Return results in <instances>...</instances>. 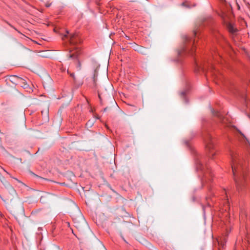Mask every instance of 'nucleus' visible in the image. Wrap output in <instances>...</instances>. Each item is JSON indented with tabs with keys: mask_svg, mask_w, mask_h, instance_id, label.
Instances as JSON below:
<instances>
[{
	"mask_svg": "<svg viewBox=\"0 0 250 250\" xmlns=\"http://www.w3.org/2000/svg\"><path fill=\"white\" fill-rule=\"evenodd\" d=\"M47 116H48V112H46Z\"/></svg>",
	"mask_w": 250,
	"mask_h": 250,
	"instance_id": "nucleus-28",
	"label": "nucleus"
},
{
	"mask_svg": "<svg viewBox=\"0 0 250 250\" xmlns=\"http://www.w3.org/2000/svg\"><path fill=\"white\" fill-rule=\"evenodd\" d=\"M108 108L107 107H105V108L104 109V112L106 111L107 110Z\"/></svg>",
	"mask_w": 250,
	"mask_h": 250,
	"instance_id": "nucleus-16",
	"label": "nucleus"
},
{
	"mask_svg": "<svg viewBox=\"0 0 250 250\" xmlns=\"http://www.w3.org/2000/svg\"><path fill=\"white\" fill-rule=\"evenodd\" d=\"M226 203L228 205V206H229V201H228V198L226 199Z\"/></svg>",
	"mask_w": 250,
	"mask_h": 250,
	"instance_id": "nucleus-17",
	"label": "nucleus"
},
{
	"mask_svg": "<svg viewBox=\"0 0 250 250\" xmlns=\"http://www.w3.org/2000/svg\"><path fill=\"white\" fill-rule=\"evenodd\" d=\"M17 78L18 82L22 87L24 88H26L28 87V85L24 79L19 77H17Z\"/></svg>",
	"mask_w": 250,
	"mask_h": 250,
	"instance_id": "nucleus-6",
	"label": "nucleus"
},
{
	"mask_svg": "<svg viewBox=\"0 0 250 250\" xmlns=\"http://www.w3.org/2000/svg\"><path fill=\"white\" fill-rule=\"evenodd\" d=\"M237 6H238V9H240V6L238 4H237Z\"/></svg>",
	"mask_w": 250,
	"mask_h": 250,
	"instance_id": "nucleus-21",
	"label": "nucleus"
},
{
	"mask_svg": "<svg viewBox=\"0 0 250 250\" xmlns=\"http://www.w3.org/2000/svg\"><path fill=\"white\" fill-rule=\"evenodd\" d=\"M229 30L231 33H234L236 31V30L230 25H229Z\"/></svg>",
	"mask_w": 250,
	"mask_h": 250,
	"instance_id": "nucleus-10",
	"label": "nucleus"
},
{
	"mask_svg": "<svg viewBox=\"0 0 250 250\" xmlns=\"http://www.w3.org/2000/svg\"><path fill=\"white\" fill-rule=\"evenodd\" d=\"M13 192L15 193V191L14 190H12Z\"/></svg>",
	"mask_w": 250,
	"mask_h": 250,
	"instance_id": "nucleus-26",
	"label": "nucleus"
},
{
	"mask_svg": "<svg viewBox=\"0 0 250 250\" xmlns=\"http://www.w3.org/2000/svg\"><path fill=\"white\" fill-rule=\"evenodd\" d=\"M102 93L101 92H98V97L100 99V102H101V104H103V103H102Z\"/></svg>",
	"mask_w": 250,
	"mask_h": 250,
	"instance_id": "nucleus-11",
	"label": "nucleus"
},
{
	"mask_svg": "<svg viewBox=\"0 0 250 250\" xmlns=\"http://www.w3.org/2000/svg\"><path fill=\"white\" fill-rule=\"evenodd\" d=\"M196 169L197 170H200L205 173V177H207V175L208 173V174L211 176V173L209 170L208 166L206 164V166L203 163L202 160L198 158L196 160Z\"/></svg>",
	"mask_w": 250,
	"mask_h": 250,
	"instance_id": "nucleus-5",
	"label": "nucleus"
},
{
	"mask_svg": "<svg viewBox=\"0 0 250 250\" xmlns=\"http://www.w3.org/2000/svg\"><path fill=\"white\" fill-rule=\"evenodd\" d=\"M231 168L237 188L246 187L250 181L247 163L235 152L231 153Z\"/></svg>",
	"mask_w": 250,
	"mask_h": 250,
	"instance_id": "nucleus-1",
	"label": "nucleus"
},
{
	"mask_svg": "<svg viewBox=\"0 0 250 250\" xmlns=\"http://www.w3.org/2000/svg\"><path fill=\"white\" fill-rule=\"evenodd\" d=\"M65 39H69L70 44L74 46L73 48L75 50L74 52L73 50H70L69 58L74 59H77L80 54V48L77 45L82 42V39L79 34L77 32L69 34V32L67 31L66 34L62 37V39L63 40Z\"/></svg>",
	"mask_w": 250,
	"mask_h": 250,
	"instance_id": "nucleus-2",
	"label": "nucleus"
},
{
	"mask_svg": "<svg viewBox=\"0 0 250 250\" xmlns=\"http://www.w3.org/2000/svg\"><path fill=\"white\" fill-rule=\"evenodd\" d=\"M113 104H116V103L115 102V101H113Z\"/></svg>",
	"mask_w": 250,
	"mask_h": 250,
	"instance_id": "nucleus-22",
	"label": "nucleus"
},
{
	"mask_svg": "<svg viewBox=\"0 0 250 250\" xmlns=\"http://www.w3.org/2000/svg\"><path fill=\"white\" fill-rule=\"evenodd\" d=\"M34 175H35V176H37V177H38L39 178H41V177L38 176L37 175H36V174H34Z\"/></svg>",
	"mask_w": 250,
	"mask_h": 250,
	"instance_id": "nucleus-23",
	"label": "nucleus"
},
{
	"mask_svg": "<svg viewBox=\"0 0 250 250\" xmlns=\"http://www.w3.org/2000/svg\"><path fill=\"white\" fill-rule=\"evenodd\" d=\"M185 4H186V3H185V2H183V3H182V5H185Z\"/></svg>",
	"mask_w": 250,
	"mask_h": 250,
	"instance_id": "nucleus-20",
	"label": "nucleus"
},
{
	"mask_svg": "<svg viewBox=\"0 0 250 250\" xmlns=\"http://www.w3.org/2000/svg\"><path fill=\"white\" fill-rule=\"evenodd\" d=\"M205 143L206 144V149L208 151L209 155H211L213 158L215 152H214V145L212 141V138L210 134H208L204 138Z\"/></svg>",
	"mask_w": 250,
	"mask_h": 250,
	"instance_id": "nucleus-4",
	"label": "nucleus"
},
{
	"mask_svg": "<svg viewBox=\"0 0 250 250\" xmlns=\"http://www.w3.org/2000/svg\"><path fill=\"white\" fill-rule=\"evenodd\" d=\"M183 39L184 46L182 50L179 51V54L181 55L182 53H186L192 55L195 51L194 44H195V40H193L187 36H185Z\"/></svg>",
	"mask_w": 250,
	"mask_h": 250,
	"instance_id": "nucleus-3",
	"label": "nucleus"
},
{
	"mask_svg": "<svg viewBox=\"0 0 250 250\" xmlns=\"http://www.w3.org/2000/svg\"><path fill=\"white\" fill-rule=\"evenodd\" d=\"M0 180L1 181V183L5 186L9 185L8 182L6 180L4 177L2 175L0 176Z\"/></svg>",
	"mask_w": 250,
	"mask_h": 250,
	"instance_id": "nucleus-9",
	"label": "nucleus"
},
{
	"mask_svg": "<svg viewBox=\"0 0 250 250\" xmlns=\"http://www.w3.org/2000/svg\"><path fill=\"white\" fill-rule=\"evenodd\" d=\"M68 73L70 74V76L73 78V79H75V75L74 73H69L68 71H67Z\"/></svg>",
	"mask_w": 250,
	"mask_h": 250,
	"instance_id": "nucleus-13",
	"label": "nucleus"
},
{
	"mask_svg": "<svg viewBox=\"0 0 250 250\" xmlns=\"http://www.w3.org/2000/svg\"><path fill=\"white\" fill-rule=\"evenodd\" d=\"M197 33H198V31L197 30H194L193 34H194V36H196L197 35Z\"/></svg>",
	"mask_w": 250,
	"mask_h": 250,
	"instance_id": "nucleus-15",
	"label": "nucleus"
},
{
	"mask_svg": "<svg viewBox=\"0 0 250 250\" xmlns=\"http://www.w3.org/2000/svg\"><path fill=\"white\" fill-rule=\"evenodd\" d=\"M240 133L242 135L244 136L243 134H242L241 132H240Z\"/></svg>",
	"mask_w": 250,
	"mask_h": 250,
	"instance_id": "nucleus-25",
	"label": "nucleus"
},
{
	"mask_svg": "<svg viewBox=\"0 0 250 250\" xmlns=\"http://www.w3.org/2000/svg\"><path fill=\"white\" fill-rule=\"evenodd\" d=\"M9 25L11 26V27H13L12 25H11L10 24H9Z\"/></svg>",
	"mask_w": 250,
	"mask_h": 250,
	"instance_id": "nucleus-27",
	"label": "nucleus"
},
{
	"mask_svg": "<svg viewBox=\"0 0 250 250\" xmlns=\"http://www.w3.org/2000/svg\"><path fill=\"white\" fill-rule=\"evenodd\" d=\"M61 250L59 248H56L55 250Z\"/></svg>",
	"mask_w": 250,
	"mask_h": 250,
	"instance_id": "nucleus-19",
	"label": "nucleus"
},
{
	"mask_svg": "<svg viewBox=\"0 0 250 250\" xmlns=\"http://www.w3.org/2000/svg\"><path fill=\"white\" fill-rule=\"evenodd\" d=\"M11 117V114L7 112H5L3 115V120L7 123L10 122Z\"/></svg>",
	"mask_w": 250,
	"mask_h": 250,
	"instance_id": "nucleus-8",
	"label": "nucleus"
},
{
	"mask_svg": "<svg viewBox=\"0 0 250 250\" xmlns=\"http://www.w3.org/2000/svg\"><path fill=\"white\" fill-rule=\"evenodd\" d=\"M75 227L79 229L80 228V224L78 223L75 222Z\"/></svg>",
	"mask_w": 250,
	"mask_h": 250,
	"instance_id": "nucleus-14",
	"label": "nucleus"
},
{
	"mask_svg": "<svg viewBox=\"0 0 250 250\" xmlns=\"http://www.w3.org/2000/svg\"><path fill=\"white\" fill-rule=\"evenodd\" d=\"M212 112L214 116H216L219 118L220 121L222 123H225V118L221 115L219 112L218 111H215L213 109L212 110Z\"/></svg>",
	"mask_w": 250,
	"mask_h": 250,
	"instance_id": "nucleus-7",
	"label": "nucleus"
},
{
	"mask_svg": "<svg viewBox=\"0 0 250 250\" xmlns=\"http://www.w3.org/2000/svg\"><path fill=\"white\" fill-rule=\"evenodd\" d=\"M96 119H99V118L98 116H96Z\"/></svg>",
	"mask_w": 250,
	"mask_h": 250,
	"instance_id": "nucleus-24",
	"label": "nucleus"
},
{
	"mask_svg": "<svg viewBox=\"0 0 250 250\" xmlns=\"http://www.w3.org/2000/svg\"><path fill=\"white\" fill-rule=\"evenodd\" d=\"M93 125V122L90 121V120L88 121V122L86 124V125L87 126H89V127H91Z\"/></svg>",
	"mask_w": 250,
	"mask_h": 250,
	"instance_id": "nucleus-12",
	"label": "nucleus"
},
{
	"mask_svg": "<svg viewBox=\"0 0 250 250\" xmlns=\"http://www.w3.org/2000/svg\"><path fill=\"white\" fill-rule=\"evenodd\" d=\"M93 81H94V83H95V75L94 76V77H93Z\"/></svg>",
	"mask_w": 250,
	"mask_h": 250,
	"instance_id": "nucleus-18",
	"label": "nucleus"
}]
</instances>
